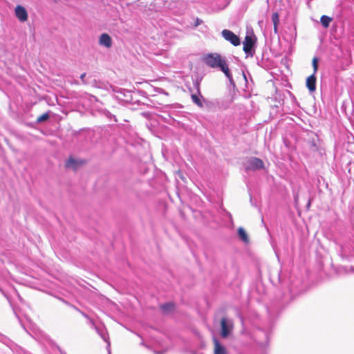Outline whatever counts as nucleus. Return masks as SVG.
I'll list each match as a JSON object with an SVG mask.
<instances>
[{"mask_svg":"<svg viewBox=\"0 0 354 354\" xmlns=\"http://www.w3.org/2000/svg\"><path fill=\"white\" fill-rule=\"evenodd\" d=\"M201 59L207 66H227L225 58L218 53L205 55Z\"/></svg>","mask_w":354,"mask_h":354,"instance_id":"nucleus-2","label":"nucleus"},{"mask_svg":"<svg viewBox=\"0 0 354 354\" xmlns=\"http://www.w3.org/2000/svg\"><path fill=\"white\" fill-rule=\"evenodd\" d=\"M320 21L323 27L328 28L330 23L332 21V18L326 15H323L321 17Z\"/></svg>","mask_w":354,"mask_h":354,"instance_id":"nucleus-15","label":"nucleus"},{"mask_svg":"<svg viewBox=\"0 0 354 354\" xmlns=\"http://www.w3.org/2000/svg\"><path fill=\"white\" fill-rule=\"evenodd\" d=\"M192 101L196 104L198 105L199 106H203V104H202L201 100L199 99V97L196 94L192 95Z\"/></svg>","mask_w":354,"mask_h":354,"instance_id":"nucleus-20","label":"nucleus"},{"mask_svg":"<svg viewBox=\"0 0 354 354\" xmlns=\"http://www.w3.org/2000/svg\"><path fill=\"white\" fill-rule=\"evenodd\" d=\"M222 337H227L233 329V322L229 318H223L221 322Z\"/></svg>","mask_w":354,"mask_h":354,"instance_id":"nucleus-5","label":"nucleus"},{"mask_svg":"<svg viewBox=\"0 0 354 354\" xmlns=\"http://www.w3.org/2000/svg\"><path fill=\"white\" fill-rule=\"evenodd\" d=\"M16 17L21 21L24 22L28 19V12L26 8L20 5L16 6L15 9Z\"/></svg>","mask_w":354,"mask_h":354,"instance_id":"nucleus-8","label":"nucleus"},{"mask_svg":"<svg viewBox=\"0 0 354 354\" xmlns=\"http://www.w3.org/2000/svg\"><path fill=\"white\" fill-rule=\"evenodd\" d=\"M256 37L254 35H246L243 41V50L247 55L252 56L254 53Z\"/></svg>","mask_w":354,"mask_h":354,"instance_id":"nucleus-3","label":"nucleus"},{"mask_svg":"<svg viewBox=\"0 0 354 354\" xmlns=\"http://www.w3.org/2000/svg\"><path fill=\"white\" fill-rule=\"evenodd\" d=\"M214 354H227V351L216 338H214Z\"/></svg>","mask_w":354,"mask_h":354,"instance_id":"nucleus-11","label":"nucleus"},{"mask_svg":"<svg viewBox=\"0 0 354 354\" xmlns=\"http://www.w3.org/2000/svg\"><path fill=\"white\" fill-rule=\"evenodd\" d=\"M99 44L100 46L110 48L112 46V39L109 34L102 33L100 37Z\"/></svg>","mask_w":354,"mask_h":354,"instance_id":"nucleus-10","label":"nucleus"},{"mask_svg":"<svg viewBox=\"0 0 354 354\" xmlns=\"http://www.w3.org/2000/svg\"><path fill=\"white\" fill-rule=\"evenodd\" d=\"M55 2H58L59 0H53Z\"/></svg>","mask_w":354,"mask_h":354,"instance_id":"nucleus-28","label":"nucleus"},{"mask_svg":"<svg viewBox=\"0 0 354 354\" xmlns=\"http://www.w3.org/2000/svg\"><path fill=\"white\" fill-rule=\"evenodd\" d=\"M90 325L91 326L94 328L96 332L98 333V335L102 337V339L107 343V350H108V352H109V354H110L111 353V350H110V342H109V335L106 331V330L103 328H101V327H98L97 326L94 322L93 321V319H90Z\"/></svg>","mask_w":354,"mask_h":354,"instance_id":"nucleus-6","label":"nucleus"},{"mask_svg":"<svg viewBox=\"0 0 354 354\" xmlns=\"http://www.w3.org/2000/svg\"><path fill=\"white\" fill-rule=\"evenodd\" d=\"M225 75L228 78L230 84L233 88L236 83H247V77L242 68H220Z\"/></svg>","mask_w":354,"mask_h":354,"instance_id":"nucleus-1","label":"nucleus"},{"mask_svg":"<svg viewBox=\"0 0 354 354\" xmlns=\"http://www.w3.org/2000/svg\"><path fill=\"white\" fill-rule=\"evenodd\" d=\"M318 68H314V73L307 77L306 86L310 92H313L316 90V77L315 73Z\"/></svg>","mask_w":354,"mask_h":354,"instance_id":"nucleus-9","label":"nucleus"},{"mask_svg":"<svg viewBox=\"0 0 354 354\" xmlns=\"http://www.w3.org/2000/svg\"><path fill=\"white\" fill-rule=\"evenodd\" d=\"M158 91L159 93H163V94H165V95H168V93H167L166 91H165L162 88H158Z\"/></svg>","mask_w":354,"mask_h":354,"instance_id":"nucleus-25","label":"nucleus"},{"mask_svg":"<svg viewBox=\"0 0 354 354\" xmlns=\"http://www.w3.org/2000/svg\"><path fill=\"white\" fill-rule=\"evenodd\" d=\"M238 234H239V237L244 242H248V234H247L246 232L244 230V229L243 227H240L238 229Z\"/></svg>","mask_w":354,"mask_h":354,"instance_id":"nucleus-16","label":"nucleus"},{"mask_svg":"<svg viewBox=\"0 0 354 354\" xmlns=\"http://www.w3.org/2000/svg\"><path fill=\"white\" fill-rule=\"evenodd\" d=\"M221 35L225 40L230 42L234 46H237L241 44V39L239 37L230 30L225 29L222 30Z\"/></svg>","mask_w":354,"mask_h":354,"instance_id":"nucleus-4","label":"nucleus"},{"mask_svg":"<svg viewBox=\"0 0 354 354\" xmlns=\"http://www.w3.org/2000/svg\"><path fill=\"white\" fill-rule=\"evenodd\" d=\"M264 166L263 162L255 157L250 158L245 165L246 170H256L262 169Z\"/></svg>","mask_w":354,"mask_h":354,"instance_id":"nucleus-7","label":"nucleus"},{"mask_svg":"<svg viewBox=\"0 0 354 354\" xmlns=\"http://www.w3.org/2000/svg\"><path fill=\"white\" fill-rule=\"evenodd\" d=\"M272 21L274 24V32H277V25H278V23L279 21V14L277 12H274L272 15Z\"/></svg>","mask_w":354,"mask_h":354,"instance_id":"nucleus-17","label":"nucleus"},{"mask_svg":"<svg viewBox=\"0 0 354 354\" xmlns=\"http://www.w3.org/2000/svg\"><path fill=\"white\" fill-rule=\"evenodd\" d=\"M310 201H308V204H307V207H310Z\"/></svg>","mask_w":354,"mask_h":354,"instance_id":"nucleus-27","label":"nucleus"},{"mask_svg":"<svg viewBox=\"0 0 354 354\" xmlns=\"http://www.w3.org/2000/svg\"><path fill=\"white\" fill-rule=\"evenodd\" d=\"M318 64H319V59L317 57H315L312 61V66H318Z\"/></svg>","mask_w":354,"mask_h":354,"instance_id":"nucleus-21","label":"nucleus"},{"mask_svg":"<svg viewBox=\"0 0 354 354\" xmlns=\"http://www.w3.org/2000/svg\"><path fill=\"white\" fill-rule=\"evenodd\" d=\"M82 316H84L85 318H86L88 320V322L90 323V319H91L86 313L83 312H80Z\"/></svg>","mask_w":354,"mask_h":354,"instance_id":"nucleus-24","label":"nucleus"},{"mask_svg":"<svg viewBox=\"0 0 354 354\" xmlns=\"http://www.w3.org/2000/svg\"><path fill=\"white\" fill-rule=\"evenodd\" d=\"M86 77V73H82L80 75V78L82 80L84 83H86V81L84 80V77Z\"/></svg>","mask_w":354,"mask_h":354,"instance_id":"nucleus-23","label":"nucleus"},{"mask_svg":"<svg viewBox=\"0 0 354 354\" xmlns=\"http://www.w3.org/2000/svg\"><path fill=\"white\" fill-rule=\"evenodd\" d=\"M49 118V114L48 113H44L39 117L37 118V122H43L46 120H47Z\"/></svg>","mask_w":354,"mask_h":354,"instance_id":"nucleus-19","label":"nucleus"},{"mask_svg":"<svg viewBox=\"0 0 354 354\" xmlns=\"http://www.w3.org/2000/svg\"><path fill=\"white\" fill-rule=\"evenodd\" d=\"M298 198H299V196H298L297 194L296 196H295V203H297Z\"/></svg>","mask_w":354,"mask_h":354,"instance_id":"nucleus-26","label":"nucleus"},{"mask_svg":"<svg viewBox=\"0 0 354 354\" xmlns=\"http://www.w3.org/2000/svg\"><path fill=\"white\" fill-rule=\"evenodd\" d=\"M339 254L342 258H348V254L346 250V246L342 245L339 250Z\"/></svg>","mask_w":354,"mask_h":354,"instance_id":"nucleus-18","label":"nucleus"},{"mask_svg":"<svg viewBox=\"0 0 354 354\" xmlns=\"http://www.w3.org/2000/svg\"><path fill=\"white\" fill-rule=\"evenodd\" d=\"M202 79H203V75L198 72H196L192 76L193 86L196 89V91L198 92L199 91V86H200V84H201Z\"/></svg>","mask_w":354,"mask_h":354,"instance_id":"nucleus-12","label":"nucleus"},{"mask_svg":"<svg viewBox=\"0 0 354 354\" xmlns=\"http://www.w3.org/2000/svg\"><path fill=\"white\" fill-rule=\"evenodd\" d=\"M83 163L82 160H78L73 158H69L66 162V167L76 169L79 165Z\"/></svg>","mask_w":354,"mask_h":354,"instance_id":"nucleus-13","label":"nucleus"},{"mask_svg":"<svg viewBox=\"0 0 354 354\" xmlns=\"http://www.w3.org/2000/svg\"><path fill=\"white\" fill-rule=\"evenodd\" d=\"M162 311L165 313H169L174 309V304L171 302L165 303L160 306Z\"/></svg>","mask_w":354,"mask_h":354,"instance_id":"nucleus-14","label":"nucleus"},{"mask_svg":"<svg viewBox=\"0 0 354 354\" xmlns=\"http://www.w3.org/2000/svg\"><path fill=\"white\" fill-rule=\"evenodd\" d=\"M203 23V21L198 18L196 19V21H195V24L194 26L196 27L198 26L200 24H201Z\"/></svg>","mask_w":354,"mask_h":354,"instance_id":"nucleus-22","label":"nucleus"}]
</instances>
